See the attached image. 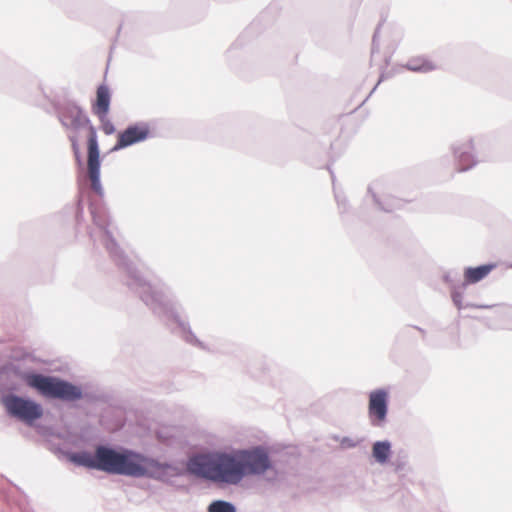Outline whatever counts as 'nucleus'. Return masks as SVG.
Listing matches in <instances>:
<instances>
[{"label": "nucleus", "mask_w": 512, "mask_h": 512, "mask_svg": "<svg viewBox=\"0 0 512 512\" xmlns=\"http://www.w3.org/2000/svg\"><path fill=\"white\" fill-rule=\"evenodd\" d=\"M268 467V456L260 450L242 452L235 456L199 455L188 463V470L192 474L206 480H239L249 474L262 473Z\"/></svg>", "instance_id": "f257e3e1"}, {"label": "nucleus", "mask_w": 512, "mask_h": 512, "mask_svg": "<svg viewBox=\"0 0 512 512\" xmlns=\"http://www.w3.org/2000/svg\"><path fill=\"white\" fill-rule=\"evenodd\" d=\"M62 125L71 132L69 140L71 142L72 151L75 160L81 165V153L78 138L75 132L81 128H87V175L91 182V189L102 194V186L100 182V149L95 127L90 123L89 118L77 106L64 107L59 116Z\"/></svg>", "instance_id": "f03ea898"}, {"label": "nucleus", "mask_w": 512, "mask_h": 512, "mask_svg": "<svg viewBox=\"0 0 512 512\" xmlns=\"http://www.w3.org/2000/svg\"><path fill=\"white\" fill-rule=\"evenodd\" d=\"M75 460L87 467L132 477H152L160 468L153 460L132 451L120 453L102 446L96 449L95 455L80 453Z\"/></svg>", "instance_id": "7ed1b4c3"}, {"label": "nucleus", "mask_w": 512, "mask_h": 512, "mask_svg": "<svg viewBox=\"0 0 512 512\" xmlns=\"http://www.w3.org/2000/svg\"><path fill=\"white\" fill-rule=\"evenodd\" d=\"M26 384L45 397L75 401L82 397L80 388L58 378L29 373L23 377Z\"/></svg>", "instance_id": "20e7f679"}, {"label": "nucleus", "mask_w": 512, "mask_h": 512, "mask_svg": "<svg viewBox=\"0 0 512 512\" xmlns=\"http://www.w3.org/2000/svg\"><path fill=\"white\" fill-rule=\"evenodd\" d=\"M2 404L10 416L27 424H32L43 415L40 404L17 395L10 394L3 397Z\"/></svg>", "instance_id": "39448f33"}, {"label": "nucleus", "mask_w": 512, "mask_h": 512, "mask_svg": "<svg viewBox=\"0 0 512 512\" xmlns=\"http://www.w3.org/2000/svg\"><path fill=\"white\" fill-rule=\"evenodd\" d=\"M150 135V127L146 123H138L127 127L124 131L120 132L117 137V142L112 148V151H118L133 144L146 140Z\"/></svg>", "instance_id": "423d86ee"}, {"label": "nucleus", "mask_w": 512, "mask_h": 512, "mask_svg": "<svg viewBox=\"0 0 512 512\" xmlns=\"http://www.w3.org/2000/svg\"><path fill=\"white\" fill-rule=\"evenodd\" d=\"M388 393L383 389L374 390L369 394L368 414L371 424L381 425L387 415Z\"/></svg>", "instance_id": "0eeeda50"}, {"label": "nucleus", "mask_w": 512, "mask_h": 512, "mask_svg": "<svg viewBox=\"0 0 512 512\" xmlns=\"http://www.w3.org/2000/svg\"><path fill=\"white\" fill-rule=\"evenodd\" d=\"M122 490L129 502L140 504L151 494L149 482H122Z\"/></svg>", "instance_id": "6e6552de"}, {"label": "nucleus", "mask_w": 512, "mask_h": 512, "mask_svg": "<svg viewBox=\"0 0 512 512\" xmlns=\"http://www.w3.org/2000/svg\"><path fill=\"white\" fill-rule=\"evenodd\" d=\"M111 102V92L107 85L102 84L97 88L96 99L92 104V112L95 116H108Z\"/></svg>", "instance_id": "1a4fd4ad"}, {"label": "nucleus", "mask_w": 512, "mask_h": 512, "mask_svg": "<svg viewBox=\"0 0 512 512\" xmlns=\"http://www.w3.org/2000/svg\"><path fill=\"white\" fill-rule=\"evenodd\" d=\"M496 268V264H485L478 267H469L464 271V281L466 284H474L489 275Z\"/></svg>", "instance_id": "9d476101"}, {"label": "nucleus", "mask_w": 512, "mask_h": 512, "mask_svg": "<svg viewBox=\"0 0 512 512\" xmlns=\"http://www.w3.org/2000/svg\"><path fill=\"white\" fill-rule=\"evenodd\" d=\"M224 494L233 495L240 490L251 489L255 482H208Z\"/></svg>", "instance_id": "9b49d317"}, {"label": "nucleus", "mask_w": 512, "mask_h": 512, "mask_svg": "<svg viewBox=\"0 0 512 512\" xmlns=\"http://www.w3.org/2000/svg\"><path fill=\"white\" fill-rule=\"evenodd\" d=\"M406 67L414 72H428L436 68L433 62L423 57L411 58L407 62Z\"/></svg>", "instance_id": "f8f14e48"}, {"label": "nucleus", "mask_w": 512, "mask_h": 512, "mask_svg": "<svg viewBox=\"0 0 512 512\" xmlns=\"http://www.w3.org/2000/svg\"><path fill=\"white\" fill-rule=\"evenodd\" d=\"M207 512H237V507L230 501L216 499L207 506Z\"/></svg>", "instance_id": "ddd939ff"}, {"label": "nucleus", "mask_w": 512, "mask_h": 512, "mask_svg": "<svg viewBox=\"0 0 512 512\" xmlns=\"http://www.w3.org/2000/svg\"><path fill=\"white\" fill-rule=\"evenodd\" d=\"M373 457L380 463L387 461L390 455V444L388 442H376L373 445Z\"/></svg>", "instance_id": "4468645a"}, {"label": "nucleus", "mask_w": 512, "mask_h": 512, "mask_svg": "<svg viewBox=\"0 0 512 512\" xmlns=\"http://www.w3.org/2000/svg\"><path fill=\"white\" fill-rule=\"evenodd\" d=\"M100 123L101 129L106 135H112L115 133L116 129L114 124L108 119V116H97Z\"/></svg>", "instance_id": "2eb2a0df"}, {"label": "nucleus", "mask_w": 512, "mask_h": 512, "mask_svg": "<svg viewBox=\"0 0 512 512\" xmlns=\"http://www.w3.org/2000/svg\"><path fill=\"white\" fill-rule=\"evenodd\" d=\"M406 501L408 503L406 512H419L420 504L418 501L414 500L411 496H407Z\"/></svg>", "instance_id": "dca6fc26"}, {"label": "nucleus", "mask_w": 512, "mask_h": 512, "mask_svg": "<svg viewBox=\"0 0 512 512\" xmlns=\"http://www.w3.org/2000/svg\"><path fill=\"white\" fill-rule=\"evenodd\" d=\"M391 489H393L395 491V494L398 496H404V491L400 490V488L398 487V483H395L393 485H391L390 487Z\"/></svg>", "instance_id": "f3484780"}, {"label": "nucleus", "mask_w": 512, "mask_h": 512, "mask_svg": "<svg viewBox=\"0 0 512 512\" xmlns=\"http://www.w3.org/2000/svg\"><path fill=\"white\" fill-rule=\"evenodd\" d=\"M164 484V486L168 489V488H172L173 487V484L174 482H170V481H167V482H162Z\"/></svg>", "instance_id": "a211bd4d"}, {"label": "nucleus", "mask_w": 512, "mask_h": 512, "mask_svg": "<svg viewBox=\"0 0 512 512\" xmlns=\"http://www.w3.org/2000/svg\"><path fill=\"white\" fill-rule=\"evenodd\" d=\"M377 499H378V500H383V499H385V498H384V497H382V496H379V497H377Z\"/></svg>", "instance_id": "6ab92c4d"}]
</instances>
